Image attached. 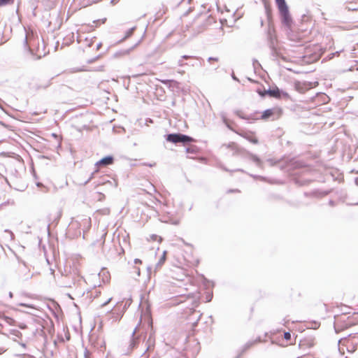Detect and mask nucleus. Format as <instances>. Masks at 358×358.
I'll list each match as a JSON object with an SVG mask.
<instances>
[{"label": "nucleus", "mask_w": 358, "mask_h": 358, "mask_svg": "<svg viewBox=\"0 0 358 358\" xmlns=\"http://www.w3.org/2000/svg\"><path fill=\"white\" fill-rule=\"evenodd\" d=\"M324 52V51L320 45H308L305 48L303 61L306 64H313L318 61Z\"/></svg>", "instance_id": "f257e3e1"}, {"label": "nucleus", "mask_w": 358, "mask_h": 358, "mask_svg": "<svg viewBox=\"0 0 358 358\" xmlns=\"http://www.w3.org/2000/svg\"><path fill=\"white\" fill-rule=\"evenodd\" d=\"M278 6L282 23L290 28L292 24V19L289 12L285 0H275Z\"/></svg>", "instance_id": "f03ea898"}, {"label": "nucleus", "mask_w": 358, "mask_h": 358, "mask_svg": "<svg viewBox=\"0 0 358 358\" xmlns=\"http://www.w3.org/2000/svg\"><path fill=\"white\" fill-rule=\"evenodd\" d=\"M282 114V110L280 107H274L264 110L261 116L263 120H275L280 117Z\"/></svg>", "instance_id": "7ed1b4c3"}, {"label": "nucleus", "mask_w": 358, "mask_h": 358, "mask_svg": "<svg viewBox=\"0 0 358 358\" xmlns=\"http://www.w3.org/2000/svg\"><path fill=\"white\" fill-rule=\"evenodd\" d=\"M318 85L317 82L309 81H296L294 83V87L299 93H305L309 90L315 87Z\"/></svg>", "instance_id": "20e7f679"}, {"label": "nucleus", "mask_w": 358, "mask_h": 358, "mask_svg": "<svg viewBox=\"0 0 358 358\" xmlns=\"http://www.w3.org/2000/svg\"><path fill=\"white\" fill-rule=\"evenodd\" d=\"M166 140L173 143H188L192 142L193 138L181 134H169L166 137Z\"/></svg>", "instance_id": "39448f33"}, {"label": "nucleus", "mask_w": 358, "mask_h": 358, "mask_svg": "<svg viewBox=\"0 0 358 358\" xmlns=\"http://www.w3.org/2000/svg\"><path fill=\"white\" fill-rule=\"evenodd\" d=\"M277 339L282 342V345H287L291 344L292 336L291 334L288 331H278L277 334Z\"/></svg>", "instance_id": "423d86ee"}, {"label": "nucleus", "mask_w": 358, "mask_h": 358, "mask_svg": "<svg viewBox=\"0 0 358 358\" xmlns=\"http://www.w3.org/2000/svg\"><path fill=\"white\" fill-rule=\"evenodd\" d=\"M236 133L254 144L258 143V139L254 132L241 131H236Z\"/></svg>", "instance_id": "0eeeda50"}, {"label": "nucleus", "mask_w": 358, "mask_h": 358, "mask_svg": "<svg viewBox=\"0 0 358 358\" xmlns=\"http://www.w3.org/2000/svg\"><path fill=\"white\" fill-rule=\"evenodd\" d=\"M113 162H114L113 157L111 156H107V157L101 159V160L98 161L95 164L96 169L95 170L94 172L97 173L99 171V169L101 167L110 165V164H113Z\"/></svg>", "instance_id": "6e6552de"}, {"label": "nucleus", "mask_w": 358, "mask_h": 358, "mask_svg": "<svg viewBox=\"0 0 358 358\" xmlns=\"http://www.w3.org/2000/svg\"><path fill=\"white\" fill-rule=\"evenodd\" d=\"M257 92L262 96H264L265 95H268L271 97H274V98H277V99L280 98V92L278 88L274 89V90H264V91L257 90Z\"/></svg>", "instance_id": "1a4fd4ad"}, {"label": "nucleus", "mask_w": 358, "mask_h": 358, "mask_svg": "<svg viewBox=\"0 0 358 358\" xmlns=\"http://www.w3.org/2000/svg\"><path fill=\"white\" fill-rule=\"evenodd\" d=\"M346 8L348 10L357 11L358 10V0H348L345 3Z\"/></svg>", "instance_id": "9d476101"}, {"label": "nucleus", "mask_w": 358, "mask_h": 358, "mask_svg": "<svg viewBox=\"0 0 358 358\" xmlns=\"http://www.w3.org/2000/svg\"><path fill=\"white\" fill-rule=\"evenodd\" d=\"M166 255H167V252L165 250L163 252L162 257H160V259H159V261L156 265L157 268H162V266L164 265V264L165 263V262L166 260Z\"/></svg>", "instance_id": "9b49d317"}, {"label": "nucleus", "mask_w": 358, "mask_h": 358, "mask_svg": "<svg viewBox=\"0 0 358 358\" xmlns=\"http://www.w3.org/2000/svg\"><path fill=\"white\" fill-rule=\"evenodd\" d=\"M148 241L151 242H157L158 243H161L163 241V238L162 236L159 235L152 234L150 236Z\"/></svg>", "instance_id": "f8f14e48"}, {"label": "nucleus", "mask_w": 358, "mask_h": 358, "mask_svg": "<svg viewBox=\"0 0 358 358\" xmlns=\"http://www.w3.org/2000/svg\"><path fill=\"white\" fill-rule=\"evenodd\" d=\"M2 318L8 324L12 326L15 325V321L13 318L8 316H3Z\"/></svg>", "instance_id": "ddd939ff"}, {"label": "nucleus", "mask_w": 358, "mask_h": 358, "mask_svg": "<svg viewBox=\"0 0 358 358\" xmlns=\"http://www.w3.org/2000/svg\"><path fill=\"white\" fill-rule=\"evenodd\" d=\"M12 0H0V6L8 4Z\"/></svg>", "instance_id": "4468645a"}, {"label": "nucleus", "mask_w": 358, "mask_h": 358, "mask_svg": "<svg viewBox=\"0 0 358 358\" xmlns=\"http://www.w3.org/2000/svg\"><path fill=\"white\" fill-rule=\"evenodd\" d=\"M208 61L210 62H217L219 61V59L217 57H215V58L214 57H210L208 59Z\"/></svg>", "instance_id": "2eb2a0df"}, {"label": "nucleus", "mask_w": 358, "mask_h": 358, "mask_svg": "<svg viewBox=\"0 0 358 358\" xmlns=\"http://www.w3.org/2000/svg\"><path fill=\"white\" fill-rule=\"evenodd\" d=\"M181 298L182 299L180 301V302H182V301H185V300H187L189 298V296L182 295V296H181Z\"/></svg>", "instance_id": "dca6fc26"}, {"label": "nucleus", "mask_w": 358, "mask_h": 358, "mask_svg": "<svg viewBox=\"0 0 358 358\" xmlns=\"http://www.w3.org/2000/svg\"><path fill=\"white\" fill-rule=\"evenodd\" d=\"M308 347H310H310H313V346L314 345L313 340H312V339H311V340H310V341H308Z\"/></svg>", "instance_id": "f3484780"}, {"label": "nucleus", "mask_w": 358, "mask_h": 358, "mask_svg": "<svg viewBox=\"0 0 358 358\" xmlns=\"http://www.w3.org/2000/svg\"><path fill=\"white\" fill-rule=\"evenodd\" d=\"M169 82H170V80H162V83H163L164 84H167Z\"/></svg>", "instance_id": "a211bd4d"}, {"label": "nucleus", "mask_w": 358, "mask_h": 358, "mask_svg": "<svg viewBox=\"0 0 358 358\" xmlns=\"http://www.w3.org/2000/svg\"><path fill=\"white\" fill-rule=\"evenodd\" d=\"M183 58L187 59L190 58V57L189 56H183Z\"/></svg>", "instance_id": "6ab92c4d"}, {"label": "nucleus", "mask_w": 358, "mask_h": 358, "mask_svg": "<svg viewBox=\"0 0 358 358\" xmlns=\"http://www.w3.org/2000/svg\"><path fill=\"white\" fill-rule=\"evenodd\" d=\"M135 262H139V263H141V260H139V259H136V261H135Z\"/></svg>", "instance_id": "aec40b11"}]
</instances>
